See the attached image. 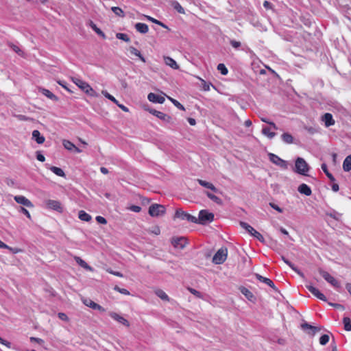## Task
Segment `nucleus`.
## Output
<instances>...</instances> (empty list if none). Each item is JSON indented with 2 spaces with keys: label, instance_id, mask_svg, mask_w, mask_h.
Returning a JSON list of instances; mask_svg holds the SVG:
<instances>
[{
  "label": "nucleus",
  "instance_id": "f257e3e1",
  "mask_svg": "<svg viewBox=\"0 0 351 351\" xmlns=\"http://www.w3.org/2000/svg\"><path fill=\"white\" fill-rule=\"evenodd\" d=\"M310 169V166L303 158L298 157L295 159V167L293 168L295 173L302 176H308Z\"/></svg>",
  "mask_w": 351,
  "mask_h": 351
},
{
  "label": "nucleus",
  "instance_id": "f03ea898",
  "mask_svg": "<svg viewBox=\"0 0 351 351\" xmlns=\"http://www.w3.org/2000/svg\"><path fill=\"white\" fill-rule=\"evenodd\" d=\"M71 80L74 84L86 94L95 97L99 96L98 93H97L87 82L77 77H72Z\"/></svg>",
  "mask_w": 351,
  "mask_h": 351
},
{
  "label": "nucleus",
  "instance_id": "7ed1b4c3",
  "mask_svg": "<svg viewBox=\"0 0 351 351\" xmlns=\"http://www.w3.org/2000/svg\"><path fill=\"white\" fill-rule=\"evenodd\" d=\"M197 219V223L202 225H205L210 223L214 219V215L212 213L208 212L206 210H202L199 213Z\"/></svg>",
  "mask_w": 351,
  "mask_h": 351
},
{
  "label": "nucleus",
  "instance_id": "20e7f679",
  "mask_svg": "<svg viewBox=\"0 0 351 351\" xmlns=\"http://www.w3.org/2000/svg\"><path fill=\"white\" fill-rule=\"evenodd\" d=\"M319 274L323 277V278L329 284H330L335 289H339L341 287L340 282L335 278L332 276H331L328 271H324L322 269H319L318 270Z\"/></svg>",
  "mask_w": 351,
  "mask_h": 351
},
{
  "label": "nucleus",
  "instance_id": "39448f33",
  "mask_svg": "<svg viewBox=\"0 0 351 351\" xmlns=\"http://www.w3.org/2000/svg\"><path fill=\"white\" fill-rule=\"evenodd\" d=\"M228 250L226 247H221L217 250L213 258V262L215 264L220 265L224 263L227 258Z\"/></svg>",
  "mask_w": 351,
  "mask_h": 351
},
{
  "label": "nucleus",
  "instance_id": "423d86ee",
  "mask_svg": "<svg viewBox=\"0 0 351 351\" xmlns=\"http://www.w3.org/2000/svg\"><path fill=\"white\" fill-rule=\"evenodd\" d=\"M165 207L163 205L154 204L149 206V214L152 217H159L165 214Z\"/></svg>",
  "mask_w": 351,
  "mask_h": 351
},
{
  "label": "nucleus",
  "instance_id": "0eeeda50",
  "mask_svg": "<svg viewBox=\"0 0 351 351\" xmlns=\"http://www.w3.org/2000/svg\"><path fill=\"white\" fill-rule=\"evenodd\" d=\"M268 156L270 161L272 163L281 167L283 169H287L288 168L287 161L280 158L279 156L272 153H269Z\"/></svg>",
  "mask_w": 351,
  "mask_h": 351
},
{
  "label": "nucleus",
  "instance_id": "6e6552de",
  "mask_svg": "<svg viewBox=\"0 0 351 351\" xmlns=\"http://www.w3.org/2000/svg\"><path fill=\"white\" fill-rule=\"evenodd\" d=\"M175 217L179 218L182 220H186L193 223H197V217L185 213L184 211L178 209L176 211Z\"/></svg>",
  "mask_w": 351,
  "mask_h": 351
},
{
  "label": "nucleus",
  "instance_id": "1a4fd4ad",
  "mask_svg": "<svg viewBox=\"0 0 351 351\" xmlns=\"http://www.w3.org/2000/svg\"><path fill=\"white\" fill-rule=\"evenodd\" d=\"M45 205L47 208L52 209L60 213L62 212L61 204L57 200L48 199L45 201Z\"/></svg>",
  "mask_w": 351,
  "mask_h": 351
},
{
  "label": "nucleus",
  "instance_id": "9d476101",
  "mask_svg": "<svg viewBox=\"0 0 351 351\" xmlns=\"http://www.w3.org/2000/svg\"><path fill=\"white\" fill-rule=\"evenodd\" d=\"M306 287L314 296L318 299L324 302L327 301L326 297L322 293H321L318 289L315 288L311 285H306Z\"/></svg>",
  "mask_w": 351,
  "mask_h": 351
},
{
  "label": "nucleus",
  "instance_id": "9b49d317",
  "mask_svg": "<svg viewBox=\"0 0 351 351\" xmlns=\"http://www.w3.org/2000/svg\"><path fill=\"white\" fill-rule=\"evenodd\" d=\"M171 243L176 248L183 249L186 246L187 242L184 237H180L173 238Z\"/></svg>",
  "mask_w": 351,
  "mask_h": 351
},
{
  "label": "nucleus",
  "instance_id": "f8f14e48",
  "mask_svg": "<svg viewBox=\"0 0 351 351\" xmlns=\"http://www.w3.org/2000/svg\"><path fill=\"white\" fill-rule=\"evenodd\" d=\"M14 199L19 204L23 205L28 208H33L34 205L30 200L23 195H16L14 197Z\"/></svg>",
  "mask_w": 351,
  "mask_h": 351
},
{
  "label": "nucleus",
  "instance_id": "ddd939ff",
  "mask_svg": "<svg viewBox=\"0 0 351 351\" xmlns=\"http://www.w3.org/2000/svg\"><path fill=\"white\" fill-rule=\"evenodd\" d=\"M147 99L149 101L157 104H163L165 99L163 96L151 93L148 95Z\"/></svg>",
  "mask_w": 351,
  "mask_h": 351
},
{
  "label": "nucleus",
  "instance_id": "4468645a",
  "mask_svg": "<svg viewBox=\"0 0 351 351\" xmlns=\"http://www.w3.org/2000/svg\"><path fill=\"white\" fill-rule=\"evenodd\" d=\"M109 315L114 320L117 321L118 322L122 324L124 326H129L130 324L129 322L123 317L122 316L119 315V314L114 313V312H110L109 313Z\"/></svg>",
  "mask_w": 351,
  "mask_h": 351
},
{
  "label": "nucleus",
  "instance_id": "2eb2a0df",
  "mask_svg": "<svg viewBox=\"0 0 351 351\" xmlns=\"http://www.w3.org/2000/svg\"><path fill=\"white\" fill-rule=\"evenodd\" d=\"M298 191L300 193L304 194L306 196H310L312 193L311 188L306 184H301L298 186Z\"/></svg>",
  "mask_w": 351,
  "mask_h": 351
},
{
  "label": "nucleus",
  "instance_id": "dca6fc26",
  "mask_svg": "<svg viewBox=\"0 0 351 351\" xmlns=\"http://www.w3.org/2000/svg\"><path fill=\"white\" fill-rule=\"evenodd\" d=\"M322 121L324 122L326 127H330L335 124V120L330 113H326L322 117Z\"/></svg>",
  "mask_w": 351,
  "mask_h": 351
},
{
  "label": "nucleus",
  "instance_id": "f3484780",
  "mask_svg": "<svg viewBox=\"0 0 351 351\" xmlns=\"http://www.w3.org/2000/svg\"><path fill=\"white\" fill-rule=\"evenodd\" d=\"M256 278L257 280H258L260 282H262L266 285H267L268 286H269L270 287L273 288L274 289H276V287H275V285L274 283L273 282L272 280H271L269 278H265V277H263L260 274H256Z\"/></svg>",
  "mask_w": 351,
  "mask_h": 351
},
{
  "label": "nucleus",
  "instance_id": "a211bd4d",
  "mask_svg": "<svg viewBox=\"0 0 351 351\" xmlns=\"http://www.w3.org/2000/svg\"><path fill=\"white\" fill-rule=\"evenodd\" d=\"M32 138L38 144H42L45 142V137L41 135L38 130H34L32 132Z\"/></svg>",
  "mask_w": 351,
  "mask_h": 351
},
{
  "label": "nucleus",
  "instance_id": "6ab92c4d",
  "mask_svg": "<svg viewBox=\"0 0 351 351\" xmlns=\"http://www.w3.org/2000/svg\"><path fill=\"white\" fill-rule=\"evenodd\" d=\"M149 112L151 114H152L153 115L156 116V117L161 120L168 121L170 119L169 116L163 113L162 112L158 111L156 110H151Z\"/></svg>",
  "mask_w": 351,
  "mask_h": 351
},
{
  "label": "nucleus",
  "instance_id": "aec40b11",
  "mask_svg": "<svg viewBox=\"0 0 351 351\" xmlns=\"http://www.w3.org/2000/svg\"><path fill=\"white\" fill-rule=\"evenodd\" d=\"M197 182L201 186H202L206 189H210L213 192L217 193L218 191L217 189L212 183H210L209 182H207V181H205L203 180H200V179H198Z\"/></svg>",
  "mask_w": 351,
  "mask_h": 351
},
{
  "label": "nucleus",
  "instance_id": "412c9836",
  "mask_svg": "<svg viewBox=\"0 0 351 351\" xmlns=\"http://www.w3.org/2000/svg\"><path fill=\"white\" fill-rule=\"evenodd\" d=\"M135 28L137 32H138L141 34H146L148 32V30H149L148 25L143 23H136Z\"/></svg>",
  "mask_w": 351,
  "mask_h": 351
},
{
  "label": "nucleus",
  "instance_id": "4be33fe9",
  "mask_svg": "<svg viewBox=\"0 0 351 351\" xmlns=\"http://www.w3.org/2000/svg\"><path fill=\"white\" fill-rule=\"evenodd\" d=\"M165 63L169 66L171 68L173 69H178L179 66L177 62L170 57H164Z\"/></svg>",
  "mask_w": 351,
  "mask_h": 351
},
{
  "label": "nucleus",
  "instance_id": "5701e85b",
  "mask_svg": "<svg viewBox=\"0 0 351 351\" xmlns=\"http://www.w3.org/2000/svg\"><path fill=\"white\" fill-rule=\"evenodd\" d=\"M75 261H76V263L80 265L82 267H83L84 269H86V270H88V271H93V269L89 266L84 260H82L80 257H78V256H75Z\"/></svg>",
  "mask_w": 351,
  "mask_h": 351
},
{
  "label": "nucleus",
  "instance_id": "b1692460",
  "mask_svg": "<svg viewBox=\"0 0 351 351\" xmlns=\"http://www.w3.org/2000/svg\"><path fill=\"white\" fill-rule=\"evenodd\" d=\"M343 169L345 171H350L351 170V154L345 158L343 162Z\"/></svg>",
  "mask_w": 351,
  "mask_h": 351
},
{
  "label": "nucleus",
  "instance_id": "393cba45",
  "mask_svg": "<svg viewBox=\"0 0 351 351\" xmlns=\"http://www.w3.org/2000/svg\"><path fill=\"white\" fill-rule=\"evenodd\" d=\"M129 51L130 52L131 54L132 55H134L137 57L139 58V59L143 62H145V58L141 55V52L137 49H136L135 47H130L129 48Z\"/></svg>",
  "mask_w": 351,
  "mask_h": 351
},
{
  "label": "nucleus",
  "instance_id": "a878e982",
  "mask_svg": "<svg viewBox=\"0 0 351 351\" xmlns=\"http://www.w3.org/2000/svg\"><path fill=\"white\" fill-rule=\"evenodd\" d=\"M301 327L303 330L310 329L312 331V335H314L317 331L319 330V328L317 327L311 326L308 323H304L301 325Z\"/></svg>",
  "mask_w": 351,
  "mask_h": 351
},
{
  "label": "nucleus",
  "instance_id": "bb28decb",
  "mask_svg": "<svg viewBox=\"0 0 351 351\" xmlns=\"http://www.w3.org/2000/svg\"><path fill=\"white\" fill-rule=\"evenodd\" d=\"M78 217L80 220L84 221H90L92 219L91 216L84 210L79 212Z\"/></svg>",
  "mask_w": 351,
  "mask_h": 351
},
{
  "label": "nucleus",
  "instance_id": "cd10ccee",
  "mask_svg": "<svg viewBox=\"0 0 351 351\" xmlns=\"http://www.w3.org/2000/svg\"><path fill=\"white\" fill-rule=\"evenodd\" d=\"M240 226L241 228L245 229L251 235L256 230L253 227H252L250 225H249L248 223H247L246 222H244V221H241Z\"/></svg>",
  "mask_w": 351,
  "mask_h": 351
},
{
  "label": "nucleus",
  "instance_id": "c85d7f7f",
  "mask_svg": "<svg viewBox=\"0 0 351 351\" xmlns=\"http://www.w3.org/2000/svg\"><path fill=\"white\" fill-rule=\"evenodd\" d=\"M240 291L243 295H244L249 300L252 301L254 298L253 293L245 287H241Z\"/></svg>",
  "mask_w": 351,
  "mask_h": 351
},
{
  "label": "nucleus",
  "instance_id": "c756f323",
  "mask_svg": "<svg viewBox=\"0 0 351 351\" xmlns=\"http://www.w3.org/2000/svg\"><path fill=\"white\" fill-rule=\"evenodd\" d=\"M49 169L56 175L60 176V177H65V173L64 171L59 167L52 166L49 168Z\"/></svg>",
  "mask_w": 351,
  "mask_h": 351
},
{
  "label": "nucleus",
  "instance_id": "7c9ffc66",
  "mask_svg": "<svg viewBox=\"0 0 351 351\" xmlns=\"http://www.w3.org/2000/svg\"><path fill=\"white\" fill-rule=\"evenodd\" d=\"M156 295L160 298L162 300L169 301V296L166 294V293L161 290V289H157L155 291Z\"/></svg>",
  "mask_w": 351,
  "mask_h": 351
},
{
  "label": "nucleus",
  "instance_id": "2f4dec72",
  "mask_svg": "<svg viewBox=\"0 0 351 351\" xmlns=\"http://www.w3.org/2000/svg\"><path fill=\"white\" fill-rule=\"evenodd\" d=\"M322 167V169L323 170V171L325 173L326 176L328 178V179L331 181V182H335V177L328 171V168H327V165L325 164V163H323L321 166Z\"/></svg>",
  "mask_w": 351,
  "mask_h": 351
},
{
  "label": "nucleus",
  "instance_id": "473e14b6",
  "mask_svg": "<svg viewBox=\"0 0 351 351\" xmlns=\"http://www.w3.org/2000/svg\"><path fill=\"white\" fill-rule=\"evenodd\" d=\"M171 5L173 6V8L179 13L180 14H184V8L182 7V5L180 4L179 2H178L177 1H172L171 3Z\"/></svg>",
  "mask_w": 351,
  "mask_h": 351
},
{
  "label": "nucleus",
  "instance_id": "72a5a7b5",
  "mask_svg": "<svg viewBox=\"0 0 351 351\" xmlns=\"http://www.w3.org/2000/svg\"><path fill=\"white\" fill-rule=\"evenodd\" d=\"M41 93L44 95H45L47 97H48L49 99H51L52 100H57L58 99L57 97L54 94H53L51 91L47 90V89L42 88L41 89Z\"/></svg>",
  "mask_w": 351,
  "mask_h": 351
},
{
  "label": "nucleus",
  "instance_id": "f704fd0d",
  "mask_svg": "<svg viewBox=\"0 0 351 351\" xmlns=\"http://www.w3.org/2000/svg\"><path fill=\"white\" fill-rule=\"evenodd\" d=\"M282 141L286 143H288V144H291L293 143V136L289 134V133H284L282 134Z\"/></svg>",
  "mask_w": 351,
  "mask_h": 351
},
{
  "label": "nucleus",
  "instance_id": "c9c22d12",
  "mask_svg": "<svg viewBox=\"0 0 351 351\" xmlns=\"http://www.w3.org/2000/svg\"><path fill=\"white\" fill-rule=\"evenodd\" d=\"M262 132L264 135L267 136L269 138H273L276 136V133L271 132L270 128L267 127L263 128Z\"/></svg>",
  "mask_w": 351,
  "mask_h": 351
},
{
  "label": "nucleus",
  "instance_id": "e433bc0d",
  "mask_svg": "<svg viewBox=\"0 0 351 351\" xmlns=\"http://www.w3.org/2000/svg\"><path fill=\"white\" fill-rule=\"evenodd\" d=\"M282 259L283 260V261L287 265H289L293 271H295V272H297L298 274H300V276H303V274L301 273L300 271V270L298 269V268L291 263L289 261H288L287 259H286L285 257H282Z\"/></svg>",
  "mask_w": 351,
  "mask_h": 351
},
{
  "label": "nucleus",
  "instance_id": "4c0bfd02",
  "mask_svg": "<svg viewBox=\"0 0 351 351\" xmlns=\"http://www.w3.org/2000/svg\"><path fill=\"white\" fill-rule=\"evenodd\" d=\"M90 26L98 35L105 38L104 33L99 28H98L93 21L90 22Z\"/></svg>",
  "mask_w": 351,
  "mask_h": 351
},
{
  "label": "nucleus",
  "instance_id": "58836bf2",
  "mask_svg": "<svg viewBox=\"0 0 351 351\" xmlns=\"http://www.w3.org/2000/svg\"><path fill=\"white\" fill-rule=\"evenodd\" d=\"M206 195H207V197L210 199L211 200H213V202H216L217 204H221V199L216 196L214 194H212L209 192H206Z\"/></svg>",
  "mask_w": 351,
  "mask_h": 351
},
{
  "label": "nucleus",
  "instance_id": "ea45409f",
  "mask_svg": "<svg viewBox=\"0 0 351 351\" xmlns=\"http://www.w3.org/2000/svg\"><path fill=\"white\" fill-rule=\"evenodd\" d=\"M62 144H63V146L64 147V148L69 151L73 150V149L75 147V145L72 142H71L68 140H64L62 142Z\"/></svg>",
  "mask_w": 351,
  "mask_h": 351
},
{
  "label": "nucleus",
  "instance_id": "a19ab883",
  "mask_svg": "<svg viewBox=\"0 0 351 351\" xmlns=\"http://www.w3.org/2000/svg\"><path fill=\"white\" fill-rule=\"evenodd\" d=\"M102 95L109 100L112 101L114 104H117L119 101L115 99L114 97L109 94L106 90H103L101 91Z\"/></svg>",
  "mask_w": 351,
  "mask_h": 351
},
{
  "label": "nucleus",
  "instance_id": "79ce46f5",
  "mask_svg": "<svg viewBox=\"0 0 351 351\" xmlns=\"http://www.w3.org/2000/svg\"><path fill=\"white\" fill-rule=\"evenodd\" d=\"M112 11L118 16L123 17L124 12L121 8L119 7H112Z\"/></svg>",
  "mask_w": 351,
  "mask_h": 351
},
{
  "label": "nucleus",
  "instance_id": "37998d69",
  "mask_svg": "<svg viewBox=\"0 0 351 351\" xmlns=\"http://www.w3.org/2000/svg\"><path fill=\"white\" fill-rule=\"evenodd\" d=\"M344 324V328L346 330H351V319L348 317H344L343 319Z\"/></svg>",
  "mask_w": 351,
  "mask_h": 351
},
{
  "label": "nucleus",
  "instance_id": "c03bdc74",
  "mask_svg": "<svg viewBox=\"0 0 351 351\" xmlns=\"http://www.w3.org/2000/svg\"><path fill=\"white\" fill-rule=\"evenodd\" d=\"M116 37H117V38L122 40H123L125 42H127V43L130 41V39L129 36L126 34L117 33L116 34Z\"/></svg>",
  "mask_w": 351,
  "mask_h": 351
},
{
  "label": "nucleus",
  "instance_id": "a18cd8bd",
  "mask_svg": "<svg viewBox=\"0 0 351 351\" xmlns=\"http://www.w3.org/2000/svg\"><path fill=\"white\" fill-rule=\"evenodd\" d=\"M329 339H330V337L328 335H327V334L323 335L319 338V343L322 346H324L328 343Z\"/></svg>",
  "mask_w": 351,
  "mask_h": 351
},
{
  "label": "nucleus",
  "instance_id": "49530a36",
  "mask_svg": "<svg viewBox=\"0 0 351 351\" xmlns=\"http://www.w3.org/2000/svg\"><path fill=\"white\" fill-rule=\"evenodd\" d=\"M169 99L178 108L182 110H184V107L176 99H174L170 97H168Z\"/></svg>",
  "mask_w": 351,
  "mask_h": 351
},
{
  "label": "nucleus",
  "instance_id": "de8ad7c7",
  "mask_svg": "<svg viewBox=\"0 0 351 351\" xmlns=\"http://www.w3.org/2000/svg\"><path fill=\"white\" fill-rule=\"evenodd\" d=\"M217 69L223 75H226L228 72V69L226 67V66L221 63L218 64Z\"/></svg>",
  "mask_w": 351,
  "mask_h": 351
},
{
  "label": "nucleus",
  "instance_id": "09e8293b",
  "mask_svg": "<svg viewBox=\"0 0 351 351\" xmlns=\"http://www.w3.org/2000/svg\"><path fill=\"white\" fill-rule=\"evenodd\" d=\"M84 304L86 306H88V307H90V308H91L93 309L95 308V306L97 304V303H95V302H93V300H91L90 299L84 300Z\"/></svg>",
  "mask_w": 351,
  "mask_h": 351
},
{
  "label": "nucleus",
  "instance_id": "8fccbe9b",
  "mask_svg": "<svg viewBox=\"0 0 351 351\" xmlns=\"http://www.w3.org/2000/svg\"><path fill=\"white\" fill-rule=\"evenodd\" d=\"M114 289L118 292H119L121 294H123V295H130V292L128 290H127L126 289H123V288H120L118 286H115Z\"/></svg>",
  "mask_w": 351,
  "mask_h": 351
},
{
  "label": "nucleus",
  "instance_id": "3c124183",
  "mask_svg": "<svg viewBox=\"0 0 351 351\" xmlns=\"http://www.w3.org/2000/svg\"><path fill=\"white\" fill-rule=\"evenodd\" d=\"M202 82V89L205 91H208L210 90V84L207 83L205 80L202 78H199Z\"/></svg>",
  "mask_w": 351,
  "mask_h": 351
},
{
  "label": "nucleus",
  "instance_id": "603ef678",
  "mask_svg": "<svg viewBox=\"0 0 351 351\" xmlns=\"http://www.w3.org/2000/svg\"><path fill=\"white\" fill-rule=\"evenodd\" d=\"M261 120L263 122L267 123L269 125H270L274 130L278 129V127L276 126V125L274 122L269 121L267 119L262 117V118H261Z\"/></svg>",
  "mask_w": 351,
  "mask_h": 351
},
{
  "label": "nucleus",
  "instance_id": "864d4df0",
  "mask_svg": "<svg viewBox=\"0 0 351 351\" xmlns=\"http://www.w3.org/2000/svg\"><path fill=\"white\" fill-rule=\"evenodd\" d=\"M230 43L231 46L234 49H239L241 45V43L239 41H237L235 40H231Z\"/></svg>",
  "mask_w": 351,
  "mask_h": 351
},
{
  "label": "nucleus",
  "instance_id": "5fc2aeb1",
  "mask_svg": "<svg viewBox=\"0 0 351 351\" xmlns=\"http://www.w3.org/2000/svg\"><path fill=\"white\" fill-rule=\"evenodd\" d=\"M252 236L254 237L260 241H263L264 240L262 234L256 230H255L254 232L252 233Z\"/></svg>",
  "mask_w": 351,
  "mask_h": 351
},
{
  "label": "nucleus",
  "instance_id": "6e6d98bb",
  "mask_svg": "<svg viewBox=\"0 0 351 351\" xmlns=\"http://www.w3.org/2000/svg\"><path fill=\"white\" fill-rule=\"evenodd\" d=\"M189 291L193 295H195L196 297H197V298H202V293L199 291H197V290H195V289H194L193 288H189Z\"/></svg>",
  "mask_w": 351,
  "mask_h": 351
},
{
  "label": "nucleus",
  "instance_id": "4d7b16f0",
  "mask_svg": "<svg viewBox=\"0 0 351 351\" xmlns=\"http://www.w3.org/2000/svg\"><path fill=\"white\" fill-rule=\"evenodd\" d=\"M95 219H96V221L99 223H101V224H106L107 223V221H106V219L104 217L97 216Z\"/></svg>",
  "mask_w": 351,
  "mask_h": 351
},
{
  "label": "nucleus",
  "instance_id": "13d9d810",
  "mask_svg": "<svg viewBox=\"0 0 351 351\" xmlns=\"http://www.w3.org/2000/svg\"><path fill=\"white\" fill-rule=\"evenodd\" d=\"M269 206H270L272 208H274V210H276V211H278V213H282V212H283L282 209L280 207H279L278 205H276V204H274V203L270 202V203H269Z\"/></svg>",
  "mask_w": 351,
  "mask_h": 351
},
{
  "label": "nucleus",
  "instance_id": "bf43d9fd",
  "mask_svg": "<svg viewBox=\"0 0 351 351\" xmlns=\"http://www.w3.org/2000/svg\"><path fill=\"white\" fill-rule=\"evenodd\" d=\"M19 211L26 215L27 218L31 219V215L26 208L21 207Z\"/></svg>",
  "mask_w": 351,
  "mask_h": 351
},
{
  "label": "nucleus",
  "instance_id": "052dcab7",
  "mask_svg": "<svg viewBox=\"0 0 351 351\" xmlns=\"http://www.w3.org/2000/svg\"><path fill=\"white\" fill-rule=\"evenodd\" d=\"M58 317L61 319V320H63V321H66V322H68L69 321V317L68 316L64 313H59L58 314Z\"/></svg>",
  "mask_w": 351,
  "mask_h": 351
},
{
  "label": "nucleus",
  "instance_id": "680f3d73",
  "mask_svg": "<svg viewBox=\"0 0 351 351\" xmlns=\"http://www.w3.org/2000/svg\"><path fill=\"white\" fill-rule=\"evenodd\" d=\"M36 158L40 162H44L45 160V157L40 152H36Z\"/></svg>",
  "mask_w": 351,
  "mask_h": 351
},
{
  "label": "nucleus",
  "instance_id": "e2e57ef3",
  "mask_svg": "<svg viewBox=\"0 0 351 351\" xmlns=\"http://www.w3.org/2000/svg\"><path fill=\"white\" fill-rule=\"evenodd\" d=\"M130 210L135 213H139L141 210V208L139 206L133 205L130 207Z\"/></svg>",
  "mask_w": 351,
  "mask_h": 351
},
{
  "label": "nucleus",
  "instance_id": "0e129e2a",
  "mask_svg": "<svg viewBox=\"0 0 351 351\" xmlns=\"http://www.w3.org/2000/svg\"><path fill=\"white\" fill-rule=\"evenodd\" d=\"M0 343L5 346L8 348H10L11 347V343L9 341L2 339L1 337H0Z\"/></svg>",
  "mask_w": 351,
  "mask_h": 351
},
{
  "label": "nucleus",
  "instance_id": "69168bd1",
  "mask_svg": "<svg viewBox=\"0 0 351 351\" xmlns=\"http://www.w3.org/2000/svg\"><path fill=\"white\" fill-rule=\"evenodd\" d=\"M305 130L312 134L317 132V130L313 127H305Z\"/></svg>",
  "mask_w": 351,
  "mask_h": 351
},
{
  "label": "nucleus",
  "instance_id": "338daca9",
  "mask_svg": "<svg viewBox=\"0 0 351 351\" xmlns=\"http://www.w3.org/2000/svg\"><path fill=\"white\" fill-rule=\"evenodd\" d=\"M8 250H9L10 252H12L14 254H17L21 251V250H20L19 248H12L10 246H8Z\"/></svg>",
  "mask_w": 351,
  "mask_h": 351
},
{
  "label": "nucleus",
  "instance_id": "774afa93",
  "mask_svg": "<svg viewBox=\"0 0 351 351\" xmlns=\"http://www.w3.org/2000/svg\"><path fill=\"white\" fill-rule=\"evenodd\" d=\"M332 190L335 192H337L339 189V186L338 184L333 183L331 186Z\"/></svg>",
  "mask_w": 351,
  "mask_h": 351
}]
</instances>
